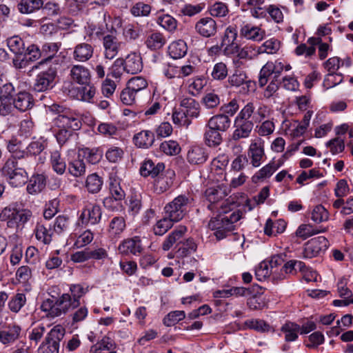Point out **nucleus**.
<instances>
[{"label":"nucleus","instance_id":"obj_1","mask_svg":"<svg viewBox=\"0 0 353 353\" xmlns=\"http://www.w3.org/2000/svg\"><path fill=\"white\" fill-rule=\"evenodd\" d=\"M230 203L225 201L221 205L219 214L216 217L212 218L209 222V228L215 230L214 234L217 240L225 238L229 233L234 230V223L241 218V212L239 210H232Z\"/></svg>","mask_w":353,"mask_h":353},{"label":"nucleus","instance_id":"obj_2","mask_svg":"<svg viewBox=\"0 0 353 353\" xmlns=\"http://www.w3.org/2000/svg\"><path fill=\"white\" fill-rule=\"evenodd\" d=\"M33 219L32 212L28 208H19L14 206L4 208L0 213V220L6 221L7 226L21 232L26 224Z\"/></svg>","mask_w":353,"mask_h":353},{"label":"nucleus","instance_id":"obj_3","mask_svg":"<svg viewBox=\"0 0 353 353\" xmlns=\"http://www.w3.org/2000/svg\"><path fill=\"white\" fill-rule=\"evenodd\" d=\"M26 167V165L17 164L13 161H6L1 168V174L10 186L22 187L28 179Z\"/></svg>","mask_w":353,"mask_h":353},{"label":"nucleus","instance_id":"obj_4","mask_svg":"<svg viewBox=\"0 0 353 353\" xmlns=\"http://www.w3.org/2000/svg\"><path fill=\"white\" fill-rule=\"evenodd\" d=\"M193 201V198L189 194L179 195L164 207L165 216L175 222L181 221L187 214Z\"/></svg>","mask_w":353,"mask_h":353},{"label":"nucleus","instance_id":"obj_5","mask_svg":"<svg viewBox=\"0 0 353 353\" xmlns=\"http://www.w3.org/2000/svg\"><path fill=\"white\" fill-rule=\"evenodd\" d=\"M239 113L254 125L268 119L272 110L267 105L250 101L240 110Z\"/></svg>","mask_w":353,"mask_h":353},{"label":"nucleus","instance_id":"obj_6","mask_svg":"<svg viewBox=\"0 0 353 353\" xmlns=\"http://www.w3.org/2000/svg\"><path fill=\"white\" fill-rule=\"evenodd\" d=\"M57 70L54 68H49L40 72L35 77L32 88L34 91L41 92L52 89L54 85Z\"/></svg>","mask_w":353,"mask_h":353},{"label":"nucleus","instance_id":"obj_7","mask_svg":"<svg viewBox=\"0 0 353 353\" xmlns=\"http://www.w3.org/2000/svg\"><path fill=\"white\" fill-rule=\"evenodd\" d=\"M254 125L251 121L248 120L239 112L234 121V130L232 135V140L239 141L248 138L252 132Z\"/></svg>","mask_w":353,"mask_h":353},{"label":"nucleus","instance_id":"obj_8","mask_svg":"<svg viewBox=\"0 0 353 353\" xmlns=\"http://www.w3.org/2000/svg\"><path fill=\"white\" fill-rule=\"evenodd\" d=\"M329 246V241L323 236L315 237L309 240L304 245L303 256L305 259H312L325 251Z\"/></svg>","mask_w":353,"mask_h":353},{"label":"nucleus","instance_id":"obj_9","mask_svg":"<svg viewBox=\"0 0 353 353\" xmlns=\"http://www.w3.org/2000/svg\"><path fill=\"white\" fill-rule=\"evenodd\" d=\"M248 157L253 167H259L265 158L264 141L259 137L252 140L248 150Z\"/></svg>","mask_w":353,"mask_h":353},{"label":"nucleus","instance_id":"obj_10","mask_svg":"<svg viewBox=\"0 0 353 353\" xmlns=\"http://www.w3.org/2000/svg\"><path fill=\"white\" fill-rule=\"evenodd\" d=\"M53 123L59 129H67L70 131L79 130L82 125L81 121L69 111L57 115Z\"/></svg>","mask_w":353,"mask_h":353},{"label":"nucleus","instance_id":"obj_11","mask_svg":"<svg viewBox=\"0 0 353 353\" xmlns=\"http://www.w3.org/2000/svg\"><path fill=\"white\" fill-rule=\"evenodd\" d=\"M101 215V208L99 205L88 203L83 209L79 219L83 224L95 225L99 223Z\"/></svg>","mask_w":353,"mask_h":353},{"label":"nucleus","instance_id":"obj_12","mask_svg":"<svg viewBox=\"0 0 353 353\" xmlns=\"http://www.w3.org/2000/svg\"><path fill=\"white\" fill-rule=\"evenodd\" d=\"M141 240L139 236L128 238L119 245L118 250L123 255H137L143 251Z\"/></svg>","mask_w":353,"mask_h":353},{"label":"nucleus","instance_id":"obj_13","mask_svg":"<svg viewBox=\"0 0 353 353\" xmlns=\"http://www.w3.org/2000/svg\"><path fill=\"white\" fill-rule=\"evenodd\" d=\"M21 328L15 323L8 324L0 330V342L6 345L14 343L20 336Z\"/></svg>","mask_w":353,"mask_h":353},{"label":"nucleus","instance_id":"obj_14","mask_svg":"<svg viewBox=\"0 0 353 353\" xmlns=\"http://www.w3.org/2000/svg\"><path fill=\"white\" fill-rule=\"evenodd\" d=\"M165 170V164L151 159H145L141 163L139 172L142 176H150L153 179L159 176Z\"/></svg>","mask_w":353,"mask_h":353},{"label":"nucleus","instance_id":"obj_15","mask_svg":"<svg viewBox=\"0 0 353 353\" xmlns=\"http://www.w3.org/2000/svg\"><path fill=\"white\" fill-rule=\"evenodd\" d=\"M175 174L172 170H164L154 180V189L159 193H163L168 190L173 185Z\"/></svg>","mask_w":353,"mask_h":353},{"label":"nucleus","instance_id":"obj_16","mask_svg":"<svg viewBox=\"0 0 353 353\" xmlns=\"http://www.w3.org/2000/svg\"><path fill=\"white\" fill-rule=\"evenodd\" d=\"M195 30L202 37H210L216 33L217 25L212 18L204 17L196 22Z\"/></svg>","mask_w":353,"mask_h":353},{"label":"nucleus","instance_id":"obj_17","mask_svg":"<svg viewBox=\"0 0 353 353\" xmlns=\"http://www.w3.org/2000/svg\"><path fill=\"white\" fill-rule=\"evenodd\" d=\"M240 37L254 41H260L263 39L265 31L259 26L251 23H243L240 29Z\"/></svg>","mask_w":353,"mask_h":353},{"label":"nucleus","instance_id":"obj_18","mask_svg":"<svg viewBox=\"0 0 353 353\" xmlns=\"http://www.w3.org/2000/svg\"><path fill=\"white\" fill-rule=\"evenodd\" d=\"M237 28L236 26H229L225 31L222 42V46H226L224 48V53L227 56L234 52V49H238L239 46L234 43L237 38Z\"/></svg>","mask_w":353,"mask_h":353},{"label":"nucleus","instance_id":"obj_19","mask_svg":"<svg viewBox=\"0 0 353 353\" xmlns=\"http://www.w3.org/2000/svg\"><path fill=\"white\" fill-rule=\"evenodd\" d=\"M180 107L184 114L190 119L198 118L201 113L199 103L191 97H185L180 101Z\"/></svg>","mask_w":353,"mask_h":353},{"label":"nucleus","instance_id":"obj_20","mask_svg":"<svg viewBox=\"0 0 353 353\" xmlns=\"http://www.w3.org/2000/svg\"><path fill=\"white\" fill-rule=\"evenodd\" d=\"M27 192L32 195L41 192L46 185V176L43 174H34L28 179Z\"/></svg>","mask_w":353,"mask_h":353},{"label":"nucleus","instance_id":"obj_21","mask_svg":"<svg viewBox=\"0 0 353 353\" xmlns=\"http://www.w3.org/2000/svg\"><path fill=\"white\" fill-rule=\"evenodd\" d=\"M103 46L105 49V57L108 59H112L117 55L121 43L115 36L107 34L103 38Z\"/></svg>","mask_w":353,"mask_h":353},{"label":"nucleus","instance_id":"obj_22","mask_svg":"<svg viewBox=\"0 0 353 353\" xmlns=\"http://www.w3.org/2000/svg\"><path fill=\"white\" fill-rule=\"evenodd\" d=\"M94 54V47L87 43L77 44L72 53V58L78 62H86L90 60Z\"/></svg>","mask_w":353,"mask_h":353},{"label":"nucleus","instance_id":"obj_23","mask_svg":"<svg viewBox=\"0 0 353 353\" xmlns=\"http://www.w3.org/2000/svg\"><path fill=\"white\" fill-rule=\"evenodd\" d=\"M186 226L179 225L166 237L162 244V249L164 251L169 250L176 243H181V239L187 232Z\"/></svg>","mask_w":353,"mask_h":353},{"label":"nucleus","instance_id":"obj_24","mask_svg":"<svg viewBox=\"0 0 353 353\" xmlns=\"http://www.w3.org/2000/svg\"><path fill=\"white\" fill-rule=\"evenodd\" d=\"M70 75L75 83L79 85L88 83L90 81V72L88 68L81 65H74L70 70Z\"/></svg>","mask_w":353,"mask_h":353},{"label":"nucleus","instance_id":"obj_25","mask_svg":"<svg viewBox=\"0 0 353 353\" xmlns=\"http://www.w3.org/2000/svg\"><path fill=\"white\" fill-rule=\"evenodd\" d=\"M143 68L141 57L140 55L132 53L128 54L123 63L124 70L129 74H137Z\"/></svg>","mask_w":353,"mask_h":353},{"label":"nucleus","instance_id":"obj_26","mask_svg":"<svg viewBox=\"0 0 353 353\" xmlns=\"http://www.w3.org/2000/svg\"><path fill=\"white\" fill-rule=\"evenodd\" d=\"M13 104L16 109L21 112H25L33 106V99L28 92H19L13 98Z\"/></svg>","mask_w":353,"mask_h":353},{"label":"nucleus","instance_id":"obj_27","mask_svg":"<svg viewBox=\"0 0 353 353\" xmlns=\"http://www.w3.org/2000/svg\"><path fill=\"white\" fill-rule=\"evenodd\" d=\"M207 123L220 132H226L230 128L231 119L225 114H217L211 117Z\"/></svg>","mask_w":353,"mask_h":353},{"label":"nucleus","instance_id":"obj_28","mask_svg":"<svg viewBox=\"0 0 353 353\" xmlns=\"http://www.w3.org/2000/svg\"><path fill=\"white\" fill-rule=\"evenodd\" d=\"M208 158L205 148L200 146L191 148L187 154V159L191 164L199 165L204 163Z\"/></svg>","mask_w":353,"mask_h":353},{"label":"nucleus","instance_id":"obj_29","mask_svg":"<svg viewBox=\"0 0 353 353\" xmlns=\"http://www.w3.org/2000/svg\"><path fill=\"white\" fill-rule=\"evenodd\" d=\"M50 163L52 169L59 175H63L67 168V164L59 150H55L50 152Z\"/></svg>","mask_w":353,"mask_h":353},{"label":"nucleus","instance_id":"obj_30","mask_svg":"<svg viewBox=\"0 0 353 353\" xmlns=\"http://www.w3.org/2000/svg\"><path fill=\"white\" fill-rule=\"evenodd\" d=\"M301 326L290 321H286L281 327V332L284 334L286 342H293L298 339Z\"/></svg>","mask_w":353,"mask_h":353},{"label":"nucleus","instance_id":"obj_31","mask_svg":"<svg viewBox=\"0 0 353 353\" xmlns=\"http://www.w3.org/2000/svg\"><path fill=\"white\" fill-rule=\"evenodd\" d=\"M204 142L209 147H216L222 142V136L220 131L216 130L212 126H208L206 123L204 132Z\"/></svg>","mask_w":353,"mask_h":353},{"label":"nucleus","instance_id":"obj_32","mask_svg":"<svg viewBox=\"0 0 353 353\" xmlns=\"http://www.w3.org/2000/svg\"><path fill=\"white\" fill-rule=\"evenodd\" d=\"M43 6V0H20L17 9L21 14H30L41 9Z\"/></svg>","mask_w":353,"mask_h":353},{"label":"nucleus","instance_id":"obj_33","mask_svg":"<svg viewBox=\"0 0 353 353\" xmlns=\"http://www.w3.org/2000/svg\"><path fill=\"white\" fill-rule=\"evenodd\" d=\"M116 344L110 337L104 336L97 344L92 345L90 353H117L114 349Z\"/></svg>","mask_w":353,"mask_h":353},{"label":"nucleus","instance_id":"obj_34","mask_svg":"<svg viewBox=\"0 0 353 353\" xmlns=\"http://www.w3.org/2000/svg\"><path fill=\"white\" fill-rule=\"evenodd\" d=\"M133 141L139 148H149L154 141V134L150 130H142L134 134Z\"/></svg>","mask_w":353,"mask_h":353},{"label":"nucleus","instance_id":"obj_35","mask_svg":"<svg viewBox=\"0 0 353 353\" xmlns=\"http://www.w3.org/2000/svg\"><path fill=\"white\" fill-rule=\"evenodd\" d=\"M36 239L45 245L52 241V232L50 225L43 223H38L34 229Z\"/></svg>","mask_w":353,"mask_h":353},{"label":"nucleus","instance_id":"obj_36","mask_svg":"<svg viewBox=\"0 0 353 353\" xmlns=\"http://www.w3.org/2000/svg\"><path fill=\"white\" fill-rule=\"evenodd\" d=\"M56 310L57 311V316L65 314L70 310H73L77 307H73V301L72 297L68 293L63 294L55 301Z\"/></svg>","mask_w":353,"mask_h":353},{"label":"nucleus","instance_id":"obj_37","mask_svg":"<svg viewBox=\"0 0 353 353\" xmlns=\"http://www.w3.org/2000/svg\"><path fill=\"white\" fill-rule=\"evenodd\" d=\"M187 51V44L182 39L173 41L168 47L169 54L174 59L183 57L186 54Z\"/></svg>","mask_w":353,"mask_h":353},{"label":"nucleus","instance_id":"obj_38","mask_svg":"<svg viewBox=\"0 0 353 353\" xmlns=\"http://www.w3.org/2000/svg\"><path fill=\"white\" fill-rule=\"evenodd\" d=\"M166 43L165 36L159 32L151 33L145 40L146 46L151 50H157L162 48Z\"/></svg>","mask_w":353,"mask_h":353},{"label":"nucleus","instance_id":"obj_39","mask_svg":"<svg viewBox=\"0 0 353 353\" xmlns=\"http://www.w3.org/2000/svg\"><path fill=\"white\" fill-rule=\"evenodd\" d=\"M286 228V223L283 219L276 220L273 222L268 219L264 227V232L268 236H276L277 234L283 233Z\"/></svg>","mask_w":353,"mask_h":353},{"label":"nucleus","instance_id":"obj_40","mask_svg":"<svg viewBox=\"0 0 353 353\" xmlns=\"http://www.w3.org/2000/svg\"><path fill=\"white\" fill-rule=\"evenodd\" d=\"M68 169L69 173L75 177H79L85 174L86 166L81 154H79L76 159L68 163Z\"/></svg>","mask_w":353,"mask_h":353},{"label":"nucleus","instance_id":"obj_41","mask_svg":"<svg viewBox=\"0 0 353 353\" xmlns=\"http://www.w3.org/2000/svg\"><path fill=\"white\" fill-rule=\"evenodd\" d=\"M82 85L83 86L79 89L77 98L85 102L93 103L97 92L96 87L91 81Z\"/></svg>","mask_w":353,"mask_h":353},{"label":"nucleus","instance_id":"obj_42","mask_svg":"<svg viewBox=\"0 0 353 353\" xmlns=\"http://www.w3.org/2000/svg\"><path fill=\"white\" fill-rule=\"evenodd\" d=\"M234 51L237 52V57L240 59L252 60L261 54L259 47L252 44H248L241 48L234 49Z\"/></svg>","mask_w":353,"mask_h":353},{"label":"nucleus","instance_id":"obj_43","mask_svg":"<svg viewBox=\"0 0 353 353\" xmlns=\"http://www.w3.org/2000/svg\"><path fill=\"white\" fill-rule=\"evenodd\" d=\"M228 194L226 188L222 185L210 187L205 191V196L210 203H216Z\"/></svg>","mask_w":353,"mask_h":353},{"label":"nucleus","instance_id":"obj_44","mask_svg":"<svg viewBox=\"0 0 353 353\" xmlns=\"http://www.w3.org/2000/svg\"><path fill=\"white\" fill-rule=\"evenodd\" d=\"M6 44L9 50L14 55H23L25 52V42L18 35L10 37L6 39Z\"/></svg>","mask_w":353,"mask_h":353},{"label":"nucleus","instance_id":"obj_45","mask_svg":"<svg viewBox=\"0 0 353 353\" xmlns=\"http://www.w3.org/2000/svg\"><path fill=\"white\" fill-rule=\"evenodd\" d=\"M125 228V221L122 216H114L110 222L108 234L110 236H119Z\"/></svg>","mask_w":353,"mask_h":353},{"label":"nucleus","instance_id":"obj_46","mask_svg":"<svg viewBox=\"0 0 353 353\" xmlns=\"http://www.w3.org/2000/svg\"><path fill=\"white\" fill-rule=\"evenodd\" d=\"M27 299L24 293H17L12 296L8 305L10 310L14 313H18L26 303Z\"/></svg>","mask_w":353,"mask_h":353},{"label":"nucleus","instance_id":"obj_47","mask_svg":"<svg viewBox=\"0 0 353 353\" xmlns=\"http://www.w3.org/2000/svg\"><path fill=\"white\" fill-rule=\"evenodd\" d=\"M103 185V179L98 174L94 173L87 176L85 181V188L90 193L94 194L99 192Z\"/></svg>","mask_w":353,"mask_h":353},{"label":"nucleus","instance_id":"obj_48","mask_svg":"<svg viewBox=\"0 0 353 353\" xmlns=\"http://www.w3.org/2000/svg\"><path fill=\"white\" fill-rule=\"evenodd\" d=\"M61 43L60 42L56 43H46L42 46V53L46 58L38 63V65H42L43 63L50 61L59 51Z\"/></svg>","mask_w":353,"mask_h":353},{"label":"nucleus","instance_id":"obj_49","mask_svg":"<svg viewBox=\"0 0 353 353\" xmlns=\"http://www.w3.org/2000/svg\"><path fill=\"white\" fill-rule=\"evenodd\" d=\"M220 97L214 92L205 93L201 98V103L208 110H214L220 104Z\"/></svg>","mask_w":353,"mask_h":353},{"label":"nucleus","instance_id":"obj_50","mask_svg":"<svg viewBox=\"0 0 353 353\" xmlns=\"http://www.w3.org/2000/svg\"><path fill=\"white\" fill-rule=\"evenodd\" d=\"M70 291L73 301V307L80 305V299L88 292V287L84 288L81 284H73L70 287Z\"/></svg>","mask_w":353,"mask_h":353},{"label":"nucleus","instance_id":"obj_51","mask_svg":"<svg viewBox=\"0 0 353 353\" xmlns=\"http://www.w3.org/2000/svg\"><path fill=\"white\" fill-rule=\"evenodd\" d=\"M14 161L17 164L30 167L32 163L30 160V155L28 154L27 150L19 149L11 154L6 161Z\"/></svg>","mask_w":353,"mask_h":353},{"label":"nucleus","instance_id":"obj_52","mask_svg":"<svg viewBox=\"0 0 353 353\" xmlns=\"http://www.w3.org/2000/svg\"><path fill=\"white\" fill-rule=\"evenodd\" d=\"M110 192L115 201H122L125 196L118 179L110 177Z\"/></svg>","mask_w":353,"mask_h":353},{"label":"nucleus","instance_id":"obj_53","mask_svg":"<svg viewBox=\"0 0 353 353\" xmlns=\"http://www.w3.org/2000/svg\"><path fill=\"white\" fill-rule=\"evenodd\" d=\"M325 228L321 230H316L314 229L313 226L310 224H302L296 230V236L305 240L314 234H316L320 232H325Z\"/></svg>","mask_w":353,"mask_h":353},{"label":"nucleus","instance_id":"obj_54","mask_svg":"<svg viewBox=\"0 0 353 353\" xmlns=\"http://www.w3.org/2000/svg\"><path fill=\"white\" fill-rule=\"evenodd\" d=\"M210 74L214 80L222 81L225 79L228 74L227 65L222 61L215 63L212 68Z\"/></svg>","mask_w":353,"mask_h":353},{"label":"nucleus","instance_id":"obj_55","mask_svg":"<svg viewBox=\"0 0 353 353\" xmlns=\"http://www.w3.org/2000/svg\"><path fill=\"white\" fill-rule=\"evenodd\" d=\"M174 220L166 216L157 222L154 226L153 230L156 235L162 236L165 234L173 225Z\"/></svg>","mask_w":353,"mask_h":353},{"label":"nucleus","instance_id":"obj_56","mask_svg":"<svg viewBox=\"0 0 353 353\" xmlns=\"http://www.w3.org/2000/svg\"><path fill=\"white\" fill-rule=\"evenodd\" d=\"M79 154H81V158H85L91 164H96L102 157V152L96 148H85L82 149Z\"/></svg>","mask_w":353,"mask_h":353},{"label":"nucleus","instance_id":"obj_57","mask_svg":"<svg viewBox=\"0 0 353 353\" xmlns=\"http://www.w3.org/2000/svg\"><path fill=\"white\" fill-rule=\"evenodd\" d=\"M276 171V168L274 167V163L271 161L261 168L256 172L252 177V180L256 182L260 180L271 176Z\"/></svg>","mask_w":353,"mask_h":353},{"label":"nucleus","instance_id":"obj_58","mask_svg":"<svg viewBox=\"0 0 353 353\" xmlns=\"http://www.w3.org/2000/svg\"><path fill=\"white\" fill-rule=\"evenodd\" d=\"M280 46L281 43L278 39L275 38L268 39L261 46L259 47L260 50V54H275L279 50Z\"/></svg>","mask_w":353,"mask_h":353},{"label":"nucleus","instance_id":"obj_59","mask_svg":"<svg viewBox=\"0 0 353 353\" xmlns=\"http://www.w3.org/2000/svg\"><path fill=\"white\" fill-rule=\"evenodd\" d=\"M208 12L214 17H224L228 14L229 9L226 3L217 1L209 7Z\"/></svg>","mask_w":353,"mask_h":353},{"label":"nucleus","instance_id":"obj_60","mask_svg":"<svg viewBox=\"0 0 353 353\" xmlns=\"http://www.w3.org/2000/svg\"><path fill=\"white\" fill-rule=\"evenodd\" d=\"M157 23L163 29L170 32H173L177 28L176 20L169 14L159 17Z\"/></svg>","mask_w":353,"mask_h":353},{"label":"nucleus","instance_id":"obj_61","mask_svg":"<svg viewBox=\"0 0 353 353\" xmlns=\"http://www.w3.org/2000/svg\"><path fill=\"white\" fill-rule=\"evenodd\" d=\"M65 335V329L60 325L54 326L48 334L45 341L59 345Z\"/></svg>","mask_w":353,"mask_h":353},{"label":"nucleus","instance_id":"obj_62","mask_svg":"<svg viewBox=\"0 0 353 353\" xmlns=\"http://www.w3.org/2000/svg\"><path fill=\"white\" fill-rule=\"evenodd\" d=\"M329 213L321 205H316L312 211L311 219L313 221L319 223L328 220Z\"/></svg>","mask_w":353,"mask_h":353},{"label":"nucleus","instance_id":"obj_63","mask_svg":"<svg viewBox=\"0 0 353 353\" xmlns=\"http://www.w3.org/2000/svg\"><path fill=\"white\" fill-rule=\"evenodd\" d=\"M150 12L151 6L141 1L136 3L130 8V12L134 17H147Z\"/></svg>","mask_w":353,"mask_h":353},{"label":"nucleus","instance_id":"obj_64","mask_svg":"<svg viewBox=\"0 0 353 353\" xmlns=\"http://www.w3.org/2000/svg\"><path fill=\"white\" fill-rule=\"evenodd\" d=\"M127 85L131 90L137 94L139 92L146 89L148 83L145 78L138 76L131 78L128 81Z\"/></svg>","mask_w":353,"mask_h":353}]
</instances>
